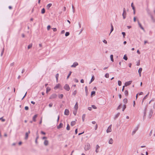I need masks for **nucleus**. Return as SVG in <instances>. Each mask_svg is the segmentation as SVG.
Returning a JSON list of instances; mask_svg holds the SVG:
<instances>
[{
	"mask_svg": "<svg viewBox=\"0 0 155 155\" xmlns=\"http://www.w3.org/2000/svg\"><path fill=\"white\" fill-rule=\"evenodd\" d=\"M64 89L67 91H69L70 90V87L68 84H66L64 87Z\"/></svg>",
	"mask_w": 155,
	"mask_h": 155,
	"instance_id": "f257e3e1",
	"label": "nucleus"
},
{
	"mask_svg": "<svg viewBox=\"0 0 155 155\" xmlns=\"http://www.w3.org/2000/svg\"><path fill=\"white\" fill-rule=\"evenodd\" d=\"M90 149V144L88 143L85 145L84 147V149L86 150H88Z\"/></svg>",
	"mask_w": 155,
	"mask_h": 155,
	"instance_id": "f03ea898",
	"label": "nucleus"
},
{
	"mask_svg": "<svg viewBox=\"0 0 155 155\" xmlns=\"http://www.w3.org/2000/svg\"><path fill=\"white\" fill-rule=\"evenodd\" d=\"M57 97V95L55 94H52L49 97V99H52L55 98Z\"/></svg>",
	"mask_w": 155,
	"mask_h": 155,
	"instance_id": "7ed1b4c3",
	"label": "nucleus"
},
{
	"mask_svg": "<svg viewBox=\"0 0 155 155\" xmlns=\"http://www.w3.org/2000/svg\"><path fill=\"white\" fill-rule=\"evenodd\" d=\"M139 127V125H138V126L136 127L135 128L134 130L132 132V135H134L136 132L138 130V128Z\"/></svg>",
	"mask_w": 155,
	"mask_h": 155,
	"instance_id": "20e7f679",
	"label": "nucleus"
},
{
	"mask_svg": "<svg viewBox=\"0 0 155 155\" xmlns=\"http://www.w3.org/2000/svg\"><path fill=\"white\" fill-rule=\"evenodd\" d=\"M149 93H150V92H148V93L147 94V95H146L143 98V99L142 101V103H141V104H143V102L144 101V100H145L148 96Z\"/></svg>",
	"mask_w": 155,
	"mask_h": 155,
	"instance_id": "39448f33",
	"label": "nucleus"
},
{
	"mask_svg": "<svg viewBox=\"0 0 155 155\" xmlns=\"http://www.w3.org/2000/svg\"><path fill=\"white\" fill-rule=\"evenodd\" d=\"M147 12L148 13V14L149 15H150L151 18V20H152V21L154 23H155V18H154L153 15H152L150 13H149V11H148Z\"/></svg>",
	"mask_w": 155,
	"mask_h": 155,
	"instance_id": "423d86ee",
	"label": "nucleus"
},
{
	"mask_svg": "<svg viewBox=\"0 0 155 155\" xmlns=\"http://www.w3.org/2000/svg\"><path fill=\"white\" fill-rule=\"evenodd\" d=\"M132 82V81H128L126 82L124 84V85L125 86H127L130 85Z\"/></svg>",
	"mask_w": 155,
	"mask_h": 155,
	"instance_id": "0eeeda50",
	"label": "nucleus"
},
{
	"mask_svg": "<svg viewBox=\"0 0 155 155\" xmlns=\"http://www.w3.org/2000/svg\"><path fill=\"white\" fill-rule=\"evenodd\" d=\"M111 126H112V125H110L108 127V128L106 130L107 133H108L111 132V131H112V130H111Z\"/></svg>",
	"mask_w": 155,
	"mask_h": 155,
	"instance_id": "6e6552de",
	"label": "nucleus"
},
{
	"mask_svg": "<svg viewBox=\"0 0 155 155\" xmlns=\"http://www.w3.org/2000/svg\"><path fill=\"white\" fill-rule=\"evenodd\" d=\"M126 14H127L126 10H123V12L122 14V16L123 17V18L124 19H125L126 18Z\"/></svg>",
	"mask_w": 155,
	"mask_h": 155,
	"instance_id": "1a4fd4ad",
	"label": "nucleus"
},
{
	"mask_svg": "<svg viewBox=\"0 0 155 155\" xmlns=\"http://www.w3.org/2000/svg\"><path fill=\"white\" fill-rule=\"evenodd\" d=\"M153 110L152 109H151L150 110V111L149 112V116H148V117L150 118H151V116H152V115H153Z\"/></svg>",
	"mask_w": 155,
	"mask_h": 155,
	"instance_id": "9d476101",
	"label": "nucleus"
},
{
	"mask_svg": "<svg viewBox=\"0 0 155 155\" xmlns=\"http://www.w3.org/2000/svg\"><path fill=\"white\" fill-rule=\"evenodd\" d=\"M78 65V63L77 62H75L73 64L71 65V67L72 68H75Z\"/></svg>",
	"mask_w": 155,
	"mask_h": 155,
	"instance_id": "9b49d317",
	"label": "nucleus"
},
{
	"mask_svg": "<svg viewBox=\"0 0 155 155\" xmlns=\"http://www.w3.org/2000/svg\"><path fill=\"white\" fill-rule=\"evenodd\" d=\"M69 114V111L68 110L66 109L65 110L64 114L66 115H68Z\"/></svg>",
	"mask_w": 155,
	"mask_h": 155,
	"instance_id": "f8f14e48",
	"label": "nucleus"
},
{
	"mask_svg": "<svg viewBox=\"0 0 155 155\" xmlns=\"http://www.w3.org/2000/svg\"><path fill=\"white\" fill-rule=\"evenodd\" d=\"M142 68H140L138 70V73L139 74V75L140 77L141 76V72L142 71Z\"/></svg>",
	"mask_w": 155,
	"mask_h": 155,
	"instance_id": "ddd939ff",
	"label": "nucleus"
},
{
	"mask_svg": "<svg viewBox=\"0 0 155 155\" xmlns=\"http://www.w3.org/2000/svg\"><path fill=\"white\" fill-rule=\"evenodd\" d=\"M63 124L62 123H60L57 126V128L58 129H60L63 126Z\"/></svg>",
	"mask_w": 155,
	"mask_h": 155,
	"instance_id": "4468645a",
	"label": "nucleus"
},
{
	"mask_svg": "<svg viewBox=\"0 0 155 155\" xmlns=\"http://www.w3.org/2000/svg\"><path fill=\"white\" fill-rule=\"evenodd\" d=\"M138 21V24L140 27L143 30H144V28L142 26V25H141V23L139 22V21L138 20L137 21Z\"/></svg>",
	"mask_w": 155,
	"mask_h": 155,
	"instance_id": "2eb2a0df",
	"label": "nucleus"
},
{
	"mask_svg": "<svg viewBox=\"0 0 155 155\" xmlns=\"http://www.w3.org/2000/svg\"><path fill=\"white\" fill-rule=\"evenodd\" d=\"M74 108L75 110H77L78 108V102H76L74 106Z\"/></svg>",
	"mask_w": 155,
	"mask_h": 155,
	"instance_id": "dca6fc26",
	"label": "nucleus"
},
{
	"mask_svg": "<svg viewBox=\"0 0 155 155\" xmlns=\"http://www.w3.org/2000/svg\"><path fill=\"white\" fill-rule=\"evenodd\" d=\"M94 79H95L94 77V75H93L92 76L91 79L90 81V82H89V84H91V82H93L94 80Z\"/></svg>",
	"mask_w": 155,
	"mask_h": 155,
	"instance_id": "f3484780",
	"label": "nucleus"
},
{
	"mask_svg": "<svg viewBox=\"0 0 155 155\" xmlns=\"http://www.w3.org/2000/svg\"><path fill=\"white\" fill-rule=\"evenodd\" d=\"M38 116L37 114H35L34 115V116L32 118V120L33 121L35 122L36 121V119L37 117Z\"/></svg>",
	"mask_w": 155,
	"mask_h": 155,
	"instance_id": "a211bd4d",
	"label": "nucleus"
},
{
	"mask_svg": "<svg viewBox=\"0 0 155 155\" xmlns=\"http://www.w3.org/2000/svg\"><path fill=\"white\" fill-rule=\"evenodd\" d=\"M61 86L60 84H57L54 87V89L56 90L60 88V86Z\"/></svg>",
	"mask_w": 155,
	"mask_h": 155,
	"instance_id": "6ab92c4d",
	"label": "nucleus"
},
{
	"mask_svg": "<svg viewBox=\"0 0 155 155\" xmlns=\"http://www.w3.org/2000/svg\"><path fill=\"white\" fill-rule=\"evenodd\" d=\"M110 26H111V30H110V33L109 34V35L110 34V33L113 31L114 30V27L113 26L112 24V23L110 24Z\"/></svg>",
	"mask_w": 155,
	"mask_h": 155,
	"instance_id": "aec40b11",
	"label": "nucleus"
},
{
	"mask_svg": "<svg viewBox=\"0 0 155 155\" xmlns=\"http://www.w3.org/2000/svg\"><path fill=\"white\" fill-rule=\"evenodd\" d=\"M44 144L45 146H47L48 144V141L47 140H45L44 142Z\"/></svg>",
	"mask_w": 155,
	"mask_h": 155,
	"instance_id": "412c9836",
	"label": "nucleus"
},
{
	"mask_svg": "<svg viewBox=\"0 0 155 155\" xmlns=\"http://www.w3.org/2000/svg\"><path fill=\"white\" fill-rule=\"evenodd\" d=\"M75 121H73L71 122V126H73L75 125Z\"/></svg>",
	"mask_w": 155,
	"mask_h": 155,
	"instance_id": "4be33fe9",
	"label": "nucleus"
},
{
	"mask_svg": "<svg viewBox=\"0 0 155 155\" xmlns=\"http://www.w3.org/2000/svg\"><path fill=\"white\" fill-rule=\"evenodd\" d=\"M85 91L86 93V95L87 96L88 94V89H87V86H86L85 87Z\"/></svg>",
	"mask_w": 155,
	"mask_h": 155,
	"instance_id": "5701e85b",
	"label": "nucleus"
},
{
	"mask_svg": "<svg viewBox=\"0 0 155 155\" xmlns=\"http://www.w3.org/2000/svg\"><path fill=\"white\" fill-rule=\"evenodd\" d=\"M51 88L49 87H48L46 88V93H48V92L50 91H51Z\"/></svg>",
	"mask_w": 155,
	"mask_h": 155,
	"instance_id": "b1692460",
	"label": "nucleus"
},
{
	"mask_svg": "<svg viewBox=\"0 0 155 155\" xmlns=\"http://www.w3.org/2000/svg\"><path fill=\"white\" fill-rule=\"evenodd\" d=\"M95 91H92L91 92V97H92L93 96H94L95 95Z\"/></svg>",
	"mask_w": 155,
	"mask_h": 155,
	"instance_id": "393cba45",
	"label": "nucleus"
},
{
	"mask_svg": "<svg viewBox=\"0 0 155 155\" xmlns=\"http://www.w3.org/2000/svg\"><path fill=\"white\" fill-rule=\"evenodd\" d=\"M124 94L126 96H127L128 95V92L127 90H126L124 91Z\"/></svg>",
	"mask_w": 155,
	"mask_h": 155,
	"instance_id": "a878e982",
	"label": "nucleus"
},
{
	"mask_svg": "<svg viewBox=\"0 0 155 155\" xmlns=\"http://www.w3.org/2000/svg\"><path fill=\"white\" fill-rule=\"evenodd\" d=\"M113 57H114V56L113 54H111L110 55V60H111V61L112 62H114V61Z\"/></svg>",
	"mask_w": 155,
	"mask_h": 155,
	"instance_id": "bb28decb",
	"label": "nucleus"
},
{
	"mask_svg": "<svg viewBox=\"0 0 155 155\" xmlns=\"http://www.w3.org/2000/svg\"><path fill=\"white\" fill-rule=\"evenodd\" d=\"M28 133H26L25 135V140H27L28 139Z\"/></svg>",
	"mask_w": 155,
	"mask_h": 155,
	"instance_id": "cd10ccee",
	"label": "nucleus"
},
{
	"mask_svg": "<svg viewBox=\"0 0 155 155\" xmlns=\"http://www.w3.org/2000/svg\"><path fill=\"white\" fill-rule=\"evenodd\" d=\"M52 4L51 3H49L47 5V8L48 9H49V8L51 6Z\"/></svg>",
	"mask_w": 155,
	"mask_h": 155,
	"instance_id": "c85d7f7f",
	"label": "nucleus"
},
{
	"mask_svg": "<svg viewBox=\"0 0 155 155\" xmlns=\"http://www.w3.org/2000/svg\"><path fill=\"white\" fill-rule=\"evenodd\" d=\"M120 115V113H118L117 114H116L114 117V119H115L116 118H117Z\"/></svg>",
	"mask_w": 155,
	"mask_h": 155,
	"instance_id": "c756f323",
	"label": "nucleus"
},
{
	"mask_svg": "<svg viewBox=\"0 0 155 155\" xmlns=\"http://www.w3.org/2000/svg\"><path fill=\"white\" fill-rule=\"evenodd\" d=\"M113 140L112 138H110L109 141V143L110 144H112L113 143Z\"/></svg>",
	"mask_w": 155,
	"mask_h": 155,
	"instance_id": "7c9ffc66",
	"label": "nucleus"
},
{
	"mask_svg": "<svg viewBox=\"0 0 155 155\" xmlns=\"http://www.w3.org/2000/svg\"><path fill=\"white\" fill-rule=\"evenodd\" d=\"M58 77H59V74L58 73H57L56 74V75H55V77H56V81L57 82L58 81Z\"/></svg>",
	"mask_w": 155,
	"mask_h": 155,
	"instance_id": "2f4dec72",
	"label": "nucleus"
},
{
	"mask_svg": "<svg viewBox=\"0 0 155 155\" xmlns=\"http://www.w3.org/2000/svg\"><path fill=\"white\" fill-rule=\"evenodd\" d=\"M123 102L125 104H126L127 102V98H124V99Z\"/></svg>",
	"mask_w": 155,
	"mask_h": 155,
	"instance_id": "473e14b6",
	"label": "nucleus"
},
{
	"mask_svg": "<svg viewBox=\"0 0 155 155\" xmlns=\"http://www.w3.org/2000/svg\"><path fill=\"white\" fill-rule=\"evenodd\" d=\"M123 59L126 60V61H127V59H128V58H127V55L126 54H125L124 56V57H123Z\"/></svg>",
	"mask_w": 155,
	"mask_h": 155,
	"instance_id": "72a5a7b5",
	"label": "nucleus"
},
{
	"mask_svg": "<svg viewBox=\"0 0 155 155\" xmlns=\"http://www.w3.org/2000/svg\"><path fill=\"white\" fill-rule=\"evenodd\" d=\"M85 117V114H84L82 116V120L83 122L84 121V118Z\"/></svg>",
	"mask_w": 155,
	"mask_h": 155,
	"instance_id": "f704fd0d",
	"label": "nucleus"
},
{
	"mask_svg": "<svg viewBox=\"0 0 155 155\" xmlns=\"http://www.w3.org/2000/svg\"><path fill=\"white\" fill-rule=\"evenodd\" d=\"M126 108V105L125 104H124L123 106L122 111H124Z\"/></svg>",
	"mask_w": 155,
	"mask_h": 155,
	"instance_id": "c9c22d12",
	"label": "nucleus"
},
{
	"mask_svg": "<svg viewBox=\"0 0 155 155\" xmlns=\"http://www.w3.org/2000/svg\"><path fill=\"white\" fill-rule=\"evenodd\" d=\"M72 72L71 71H70L69 73L68 74L67 78V79H68L69 77H70V76L71 75V74L72 73Z\"/></svg>",
	"mask_w": 155,
	"mask_h": 155,
	"instance_id": "e433bc0d",
	"label": "nucleus"
},
{
	"mask_svg": "<svg viewBox=\"0 0 155 155\" xmlns=\"http://www.w3.org/2000/svg\"><path fill=\"white\" fill-rule=\"evenodd\" d=\"M147 112H143V119H145L146 115Z\"/></svg>",
	"mask_w": 155,
	"mask_h": 155,
	"instance_id": "4c0bfd02",
	"label": "nucleus"
},
{
	"mask_svg": "<svg viewBox=\"0 0 155 155\" xmlns=\"http://www.w3.org/2000/svg\"><path fill=\"white\" fill-rule=\"evenodd\" d=\"M32 44H30L29 45H28V49H30L32 47Z\"/></svg>",
	"mask_w": 155,
	"mask_h": 155,
	"instance_id": "58836bf2",
	"label": "nucleus"
},
{
	"mask_svg": "<svg viewBox=\"0 0 155 155\" xmlns=\"http://www.w3.org/2000/svg\"><path fill=\"white\" fill-rule=\"evenodd\" d=\"M66 129L67 130H70V127L68 124H67V127H66Z\"/></svg>",
	"mask_w": 155,
	"mask_h": 155,
	"instance_id": "ea45409f",
	"label": "nucleus"
},
{
	"mask_svg": "<svg viewBox=\"0 0 155 155\" xmlns=\"http://www.w3.org/2000/svg\"><path fill=\"white\" fill-rule=\"evenodd\" d=\"M4 48H3L2 49V52H1V56H2L4 52Z\"/></svg>",
	"mask_w": 155,
	"mask_h": 155,
	"instance_id": "a19ab883",
	"label": "nucleus"
},
{
	"mask_svg": "<svg viewBox=\"0 0 155 155\" xmlns=\"http://www.w3.org/2000/svg\"><path fill=\"white\" fill-rule=\"evenodd\" d=\"M122 105L121 104H120L119 106H118L117 107V110H118L119 109H120L121 107H122Z\"/></svg>",
	"mask_w": 155,
	"mask_h": 155,
	"instance_id": "79ce46f5",
	"label": "nucleus"
},
{
	"mask_svg": "<svg viewBox=\"0 0 155 155\" xmlns=\"http://www.w3.org/2000/svg\"><path fill=\"white\" fill-rule=\"evenodd\" d=\"M118 85L119 86L121 85L122 82L121 81H118Z\"/></svg>",
	"mask_w": 155,
	"mask_h": 155,
	"instance_id": "37998d69",
	"label": "nucleus"
},
{
	"mask_svg": "<svg viewBox=\"0 0 155 155\" xmlns=\"http://www.w3.org/2000/svg\"><path fill=\"white\" fill-rule=\"evenodd\" d=\"M70 35V33L69 32H66L65 34V36L66 37Z\"/></svg>",
	"mask_w": 155,
	"mask_h": 155,
	"instance_id": "c03bdc74",
	"label": "nucleus"
},
{
	"mask_svg": "<svg viewBox=\"0 0 155 155\" xmlns=\"http://www.w3.org/2000/svg\"><path fill=\"white\" fill-rule=\"evenodd\" d=\"M63 95L62 94H61L60 96H59V98L60 99H62L63 98Z\"/></svg>",
	"mask_w": 155,
	"mask_h": 155,
	"instance_id": "a18cd8bd",
	"label": "nucleus"
},
{
	"mask_svg": "<svg viewBox=\"0 0 155 155\" xmlns=\"http://www.w3.org/2000/svg\"><path fill=\"white\" fill-rule=\"evenodd\" d=\"M122 34L123 35V37L124 38L125 37V36L126 35V33L125 32H122Z\"/></svg>",
	"mask_w": 155,
	"mask_h": 155,
	"instance_id": "49530a36",
	"label": "nucleus"
},
{
	"mask_svg": "<svg viewBox=\"0 0 155 155\" xmlns=\"http://www.w3.org/2000/svg\"><path fill=\"white\" fill-rule=\"evenodd\" d=\"M105 77L106 78H109V74L108 73L106 74L105 75Z\"/></svg>",
	"mask_w": 155,
	"mask_h": 155,
	"instance_id": "de8ad7c7",
	"label": "nucleus"
},
{
	"mask_svg": "<svg viewBox=\"0 0 155 155\" xmlns=\"http://www.w3.org/2000/svg\"><path fill=\"white\" fill-rule=\"evenodd\" d=\"M91 107H92L93 109H96L97 108V107H96L94 105H91Z\"/></svg>",
	"mask_w": 155,
	"mask_h": 155,
	"instance_id": "09e8293b",
	"label": "nucleus"
},
{
	"mask_svg": "<svg viewBox=\"0 0 155 155\" xmlns=\"http://www.w3.org/2000/svg\"><path fill=\"white\" fill-rule=\"evenodd\" d=\"M25 109L26 110H28L29 109L28 107L27 106H25Z\"/></svg>",
	"mask_w": 155,
	"mask_h": 155,
	"instance_id": "8fccbe9b",
	"label": "nucleus"
},
{
	"mask_svg": "<svg viewBox=\"0 0 155 155\" xmlns=\"http://www.w3.org/2000/svg\"><path fill=\"white\" fill-rule=\"evenodd\" d=\"M51 28V26L50 25H48L47 26V29L48 30H49Z\"/></svg>",
	"mask_w": 155,
	"mask_h": 155,
	"instance_id": "3c124183",
	"label": "nucleus"
},
{
	"mask_svg": "<svg viewBox=\"0 0 155 155\" xmlns=\"http://www.w3.org/2000/svg\"><path fill=\"white\" fill-rule=\"evenodd\" d=\"M77 94V91L76 90H75L74 91V92L72 94L74 95H75Z\"/></svg>",
	"mask_w": 155,
	"mask_h": 155,
	"instance_id": "603ef678",
	"label": "nucleus"
},
{
	"mask_svg": "<svg viewBox=\"0 0 155 155\" xmlns=\"http://www.w3.org/2000/svg\"><path fill=\"white\" fill-rule=\"evenodd\" d=\"M0 120H1L2 122H4L5 120V119L3 118V117L0 118Z\"/></svg>",
	"mask_w": 155,
	"mask_h": 155,
	"instance_id": "864d4df0",
	"label": "nucleus"
},
{
	"mask_svg": "<svg viewBox=\"0 0 155 155\" xmlns=\"http://www.w3.org/2000/svg\"><path fill=\"white\" fill-rule=\"evenodd\" d=\"M77 110H75L73 111V113L74 114V115H76L77 113Z\"/></svg>",
	"mask_w": 155,
	"mask_h": 155,
	"instance_id": "5fc2aeb1",
	"label": "nucleus"
},
{
	"mask_svg": "<svg viewBox=\"0 0 155 155\" xmlns=\"http://www.w3.org/2000/svg\"><path fill=\"white\" fill-rule=\"evenodd\" d=\"M131 6L132 8V9L133 10H135V8L134 7L133 5V3H132L131 4Z\"/></svg>",
	"mask_w": 155,
	"mask_h": 155,
	"instance_id": "6e6d98bb",
	"label": "nucleus"
},
{
	"mask_svg": "<svg viewBox=\"0 0 155 155\" xmlns=\"http://www.w3.org/2000/svg\"><path fill=\"white\" fill-rule=\"evenodd\" d=\"M41 134L43 135H45L46 133L43 131H41Z\"/></svg>",
	"mask_w": 155,
	"mask_h": 155,
	"instance_id": "4d7b16f0",
	"label": "nucleus"
},
{
	"mask_svg": "<svg viewBox=\"0 0 155 155\" xmlns=\"http://www.w3.org/2000/svg\"><path fill=\"white\" fill-rule=\"evenodd\" d=\"M52 105H53V104L51 103H50L49 104V106L50 107H51L52 106Z\"/></svg>",
	"mask_w": 155,
	"mask_h": 155,
	"instance_id": "13d9d810",
	"label": "nucleus"
},
{
	"mask_svg": "<svg viewBox=\"0 0 155 155\" xmlns=\"http://www.w3.org/2000/svg\"><path fill=\"white\" fill-rule=\"evenodd\" d=\"M152 131H153V130H152L150 131V133L149 134V136H151V135H152Z\"/></svg>",
	"mask_w": 155,
	"mask_h": 155,
	"instance_id": "bf43d9fd",
	"label": "nucleus"
},
{
	"mask_svg": "<svg viewBox=\"0 0 155 155\" xmlns=\"http://www.w3.org/2000/svg\"><path fill=\"white\" fill-rule=\"evenodd\" d=\"M52 29L54 31H56L57 30V29L56 28H53Z\"/></svg>",
	"mask_w": 155,
	"mask_h": 155,
	"instance_id": "052dcab7",
	"label": "nucleus"
},
{
	"mask_svg": "<svg viewBox=\"0 0 155 155\" xmlns=\"http://www.w3.org/2000/svg\"><path fill=\"white\" fill-rule=\"evenodd\" d=\"M103 42L105 44H107V41L105 40H104Z\"/></svg>",
	"mask_w": 155,
	"mask_h": 155,
	"instance_id": "680f3d73",
	"label": "nucleus"
},
{
	"mask_svg": "<svg viewBox=\"0 0 155 155\" xmlns=\"http://www.w3.org/2000/svg\"><path fill=\"white\" fill-rule=\"evenodd\" d=\"M74 81L76 83H78V81L77 79H76V78L74 79Z\"/></svg>",
	"mask_w": 155,
	"mask_h": 155,
	"instance_id": "e2e57ef3",
	"label": "nucleus"
},
{
	"mask_svg": "<svg viewBox=\"0 0 155 155\" xmlns=\"http://www.w3.org/2000/svg\"><path fill=\"white\" fill-rule=\"evenodd\" d=\"M78 132V129L77 128L76 129V130H75V133L76 134H77Z\"/></svg>",
	"mask_w": 155,
	"mask_h": 155,
	"instance_id": "0e129e2a",
	"label": "nucleus"
},
{
	"mask_svg": "<svg viewBox=\"0 0 155 155\" xmlns=\"http://www.w3.org/2000/svg\"><path fill=\"white\" fill-rule=\"evenodd\" d=\"M125 85L123 86L122 89V91L123 92L124 91V87H125Z\"/></svg>",
	"mask_w": 155,
	"mask_h": 155,
	"instance_id": "69168bd1",
	"label": "nucleus"
},
{
	"mask_svg": "<svg viewBox=\"0 0 155 155\" xmlns=\"http://www.w3.org/2000/svg\"><path fill=\"white\" fill-rule=\"evenodd\" d=\"M45 12V10H41V13L43 14Z\"/></svg>",
	"mask_w": 155,
	"mask_h": 155,
	"instance_id": "338daca9",
	"label": "nucleus"
},
{
	"mask_svg": "<svg viewBox=\"0 0 155 155\" xmlns=\"http://www.w3.org/2000/svg\"><path fill=\"white\" fill-rule=\"evenodd\" d=\"M96 147L97 150L98 148H100V147L99 146V145L97 144L96 146Z\"/></svg>",
	"mask_w": 155,
	"mask_h": 155,
	"instance_id": "774afa93",
	"label": "nucleus"
}]
</instances>
